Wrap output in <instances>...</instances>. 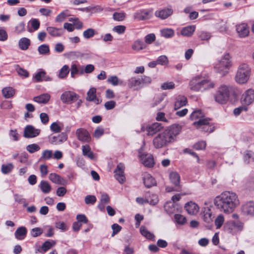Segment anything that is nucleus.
I'll use <instances>...</instances> for the list:
<instances>
[{
  "instance_id": "f257e3e1",
  "label": "nucleus",
  "mask_w": 254,
  "mask_h": 254,
  "mask_svg": "<svg viewBox=\"0 0 254 254\" xmlns=\"http://www.w3.org/2000/svg\"><path fill=\"white\" fill-rule=\"evenodd\" d=\"M214 203L220 211L226 214L233 212L240 204L236 193L229 191H224L216 196Z\"/></svg>"
},
{
  "instance_id": "f03ea898",
  "label": "nucleus",
  "mask_w": 254,
  "mask_h": 254,
  "mask_svg": "<svg viewBox=\"0 0 254 254\" xmlns=\"http://www.w3.org/2000/svg\"><path fill=\"white\" fill-rule=\"evenodd\" d=\"M182 127L179 125H173L159 133L153 140L156 148H161L167 146L176 140V137L181 132Z\"/></svg>"
},
{
  "instance_id": "7ed1b4c3",
  "label": "nucleus",
  "mask_w": 254,
  "mask_h": 254,
  "mask_svg": "<svg viewBox=\"0 0 254 254\" xmlns=\"http://www.w3.org/2000/svg\"><path fill=\"white\" fill-rule=\"evenodd\" d=\"M190 119L191 120H197L193 125L200 131L210 133L214 130V126L210 123V119L205 118L204 113L200 110L194 111L191 114Z\"/></svg>"
},
{
  "instance_id": "20e7f679",
  "label": "nucleus",
  "mask_w": 254,
  "mask_h": 254,
  "mask_svg": "<svg viewBox=\"0 0 254 254\" xmlns=\"http://www.w3.org/2000/svg\"><path fill=\"white\" fill-rule=\"evenodd\" d=\"M231 66V57L229 54L226 53L218 61L214 68L217 72L224 76L227 74Z\"/></svg>"
},
{
  "instance_id": "39448f33",
  "label": "nucleus",
  "mask_w": 254,
  "mask_h": 254,
  "mask_svg": "<svg viewBox=\"0 0 254 254\" xmlns=\"http://www.w3.org/2000/svg\"><path fill=\"white\" fill-rule=\"evenodd\" d=\"M231 88L225 85H221L214 95L215 101L221 104L227 103L229 100Z\"/></svg>"
},
{
  "instance_id": "423d86ee",
  "label": "nucleus",
  "mask_w": 254,
  "mask_h": 254,
  "mask_svg": "<svg viewBox=\"0 0 254 254\" xmlns=\"http://www.w3.org/2000/svg\"><path fill=\"white\" fill-rule=\"evenodd\" d=\"M251 68L246 64H241L238 69L235 76L236 81L239 84L246 83L250 77Z\"/></svg>"
},
{
  "instance_id": "0eeeda50",
  "label": "nucleus",
  "mask_w": 254,
  "mask_h": 254,
  "mask_svg": "<svg viewBox=\"0 0 254 254\" xmlns=\"http://www.w3.org/2000/svg\"><path fill=\"white\" fill-rule=\"evenodd\" d=\"M243 229V223L240 221H230L224 225L225 231L233 235L242 231Z\"/></svg>"
},
{
  "instance_id": "6e6552de",
  "label": "nucleus",
  "mask_w": 254,
  "mask_h": 254,
  "mask_svg": "<svg viewBox=\"0 0 254 254\" xmlns=\"http://www.w3.org/2000/svg\"><path fill=\"white\" fill-rule=\"evenodd\" d=\"M138 154L140 160L142 164L147 167H152L153 166L154 163L152 155L144 152V148L143 146L138 150Z\"/></svg>"
},
{
  "instance_id": "1a4fd4ad",
  "label": "nucleus",
  "mask_w": 254,
  "mask_h": 254,
  "mask_svg": "<svg viewBox=\"0 0 254 254\" xmlns=\"http://www.w3.org/2000/svg\"><path fill=\"white\" fill-rule=\"evenodd\" d=\"M60 98L64 103L70 104L78 100L79 96L74 92L65 91L61 95Z\"/></svg>"
},
{
  "instance_id": "9d476101",
  "label": "nucleus",
  "mask_w": 254,
  "mask_h": 254,
  "mask_svg": "<svg viewBox=\"0 0 254 254\" xmlns=\"http://www.w3.org/2000/svg\"><path fill=\"white\" fill-rule=\"evenodd\" d=\"M163 128V126L161 123H154L146 127L143 126L141 127L142 131H146L148 135H153L156 133L160 131Z\"/></svg>"
},
{
  "instance_id": "9b49d317",
  "label": "nucleus",
  "mask_w": 254,
  "mask_h": 254,
  "mask_svg": "<svg viewBox=\"0 0 254 254\" xmlns=\"http://www.w3.org/2000/svg\"><path fill=\"white\" fill-rule=\"evenodd\" d=\"M202 78L197 75L193 77L190 81V89L195 92H202Z\"/></svg>"
},
{
  "instance_id": "f8f14e48",
  "label": "nucleus",
  "mask_w": 254,
  "mask_h": 254,
  "mask_svg": "<svg viewBox=\"0 0 254 254\" xmlns=\"http://www.w3.org/2000/svg\"><path fill=\"white\" fill-rule=\"evenodd\" d=\"M254 101V90L249 89L242 95L241 102L243 105L248 106Z\"/></svg>"
},
{
  "instance_id": "ddd939ff",
  "label": "nucleus",
  "mask_w": 254,
  "mask_h": 254,
  "mask_svg": "<svg viewBox=\"0 0 254 254\" xmlns=\"http://www.w3.org/2000/svg\"><path fill=\"white\" fill-rule=\"evenodd\" d=\"M125 167L124 164L120 163L114 171L115 178L118 182L123 184L125 182L126 178L124 174Z\"/></svg>"
},
{
  "instance_id": "4468645a",
  "label": "nucleus",
  "mask_w": 254,
  "mask_h": 254,
  "mask_svg": "<svg viewBox=\"0 0 254 254\" xmlns=\"http://www.w3.org/2000/svg\"><path fill=\"white\" fill-rule=\"evenodd\" d=\"M200 216L203 221L207 224L212 223L214 218L212 210L209 207H204L202 208Z\"/></svg>"
},
{
  "instance_id": "2eb2a0df",
  "label": "nucleus",
  "mask_w": 254,
  "mask_h": 254,
  "mask_svg": "<svg viewBox=\"0 0 254 254\" xmlns=\"http://www.w3.org/2000/svg\"><path fill=\"white\" fill-rule=\"evenodd\" d=\"M40 131V129L35 128L32 126L28 125L25 127L24 136L26 138H33L38 136Z\"/></svg>"
},
{
  "instance_id": "dca6fc26",
  "label": "nucleus",
  "mask_w": 254,
  "mask_h": 254,
  "mask_svg": "<svg viewBox=\"0 0 254 254\" xmlns=\"http://www.w3.org/2000/svg\"><path fill=\"white\" fill-rule=\"evenodd\" d=\"M127 86L134 90L142 88L140 77H132L127 82Z\"/></svg>"
},
{
  "instance_id": "f3484780",
  "label": "nucleus",
  "mask_w": 254,
  "mask_h": 254,
  "mask_svg": "<svg viewBox=\"0 0 254 254\" xmlns=\"http://www.w3.org/2000/svg\"><path fill=\"white\" fill-rule=\"evenodd\" d=\"M173 13V10L171 8H165L156 10L155 12V16L161 19H166L171 16Z\"/></svg>"
},
{
  "instance_id": "a211bd4d",
  "label": "nucleus",
  "mask_w": 254,
  "mask_h": 254,
  "mask_svg": "<svg viewBox=\"0 0 254 254\" xmlns=\"http://www.w3.org/2000/svg\"><path fill=\"white\" fill-rule=\"evenodd\" d=\"M76 134L77 138L82 142H88L91 140V137L88 132L85 129L78 128L76 130Z\"/></svg>"
},
{
  "instance_id": "6ab92c4d",
  "label": "nucleus",
  "mask_w": 254,
  "mask_h": 254,
  "mask_svg": "<svg viewBox=\"0 0 254 254\" xmlns=\"http://www.w3.org/2000/svg\"><path fill=\"white\" fill-rule=\"evenodd\" d=\"M67 138V135L65 133L62 132L57 136L54 135L50 136L49 141L50 143L52 144H59L66 141Z\"/></svg>"
},
{
  "instance_id": "aec40b11",
  "label": "nucleus",
  "mask_w": 254,
  "mask_h": 254,
  "mask_svg": "<svg viewBox=\"0 0 254 254\" xmlns=\"http://www.w3.org/2000/svg\"><path fill=\"white\" fill-rule=\"evenodd\" d=\"M152 10H141L135 12L134 14V17L139 20H145L151 17Z\"/></svg>"
},
{
  "instance_id": "412c9836",
  "label": "nucleus",
  "mask_w": 254,
  "mask_h": 254,
  "mask_svg": "<svg viewBox=\"0 0 254 254\" xmlns=\"http://www.w3.org/2000/svg\"><path fill=\"white\" fill-rule=\"evenodd\" d=\"M243 213L248 216H254V202L250 201L244 204L242 207Z\"/></svg>"
},
{
  "instance_id": "4be33fe9",
  "label": "nucleus",
  "mask_w": 254,
  "mask_h": 254,
  "mask_svg": "<svg viewBox=\"0 0 254 254\" xmlns=\"http://www.w3.org/2000/svg\"><path fill=\"white\" fill-rule=\"evenodd\" d=\"M164 209L168 214H171L179 211V206L176 203L168 201L165 204Z\"/></svg>"
},
{
  "instance_id": "5701e85b",
  "label": "nucleus",
  "mask_w": 254,
  "mask_h": 254,
  "mask_svg": "<svg viewBox=\"0 0 254 254\" xmlns=\"http://www.w3.org/2000/svg\"><path fill=\"white\" fill-rule=\"evenodd\" d=\"M236 30L239 37L241 38H244L249 35V29L247 25L245 23L237 25Z\"/></svg>"
},
{
  "instance_id": "b1692460",
  "label": "nucleus",
  "mask_w": 254,
  "mask_h": 254,
  "mask_svg": "<svg viewBox=\"0 0 254 254\" xmlns=\"http://www.w3.org/2000/svg\"><path fill=\"white\" fill-rule=\"evenodd\" d=\"M96 93V88H90L87 93L86 100L89 101H92L96 104H99L101 102V100L97 98Z\"/></svg>"
},
{
  "instance_id": "393cba45",
  "label": "nucleus",
  "mask_w": 254,
  "mask_h": 254,
  "mask_svg": "<svg viewBox=\"0 0 254 254\" xmlns=\"http://www.w3.org/2000/svg\"><path fill=\"white\" fill-rule=\"evenodd\" d=\"M185 207L188 213L191 215L196 214L199 210V207L197 204L192 201L187 203Z\"/></svg>"
},
{
  "instance_id": "a878e982",
  "label": "nucleus",
  "mask_w": 254,
  "mask_h": 254,
  "mask_svg": "<svg viewBox=\"0 0 254 254\" xmlns=\"http://www.w3.org/2000/svg\"><path fill=\"white\" fill-rule=\"evenodd\" d=\"M49 178L53 183L61 185H64L66 184V181L60 175L56 173H51Z\"/></svg>"
},
{
  "instance_id": "bb28decb",
  "label": "nucleus",
  "mask_w": 254,
  "mask_h": 254,
  "mask_svg": "<svg viewBox=\"0 0 254 254\" xmlns=\"http://www.w3.org/2000/svg\"><path fill=\"white\" fill-rule=\"evenodd\" d=\"M56 242L54 240H48L45 242L42 245L40 249L37 251L41 253H45L48 250L56 245Z\"/></svg>"
},
{
  "instance_id": "cd10ccee",
  "label": "nucleus",
  "mask_w": 254,
  "mask_h": 254,
  "mask_svg": "<svg viewBox=\"0 0 254 254\" xmlns=\"http://www.w3.org/2000/svg\"><path fill=\"white\" fill-rule=\"evenodd\" d=\"M143 179L144 184L147 188H150L156 184L154 179L149 174L145 173Z\"/></svg>"
},
{
  "instance_id": "c85d7f7f",
  "label": "nucleus",
  "mask_w": 254,
  "mask_h": 254,
  "mask_svg": "<svg viewBox=\"0 0 254 254\" xmlns=\"http://www.w3.org/2000/svg\"><path fill=\"white\" fill-rule=\"evenodd\" d=\"M187 103V99L184 96H178L174 104V109L177 110L185 106Z\"/></svg>"
},
{
  "instance_id": "c756f323",
  "label": "nucleus",
  "mask_w": 254,
  "mask_h": 254,
  "mask_svg": "<svg viewBox=\"0 0 254 254\" xmlns=\"http://www.w3.org/2000/svg\"><path fill=\"white\" fill-rule=\"evenodd\" d=\"M110 202V197L106 193H104L101 194V199L100 202L98 205V208L101 211H103L105 209V205L106 204L109 203Z\"/></svg>"
},
{
  "instance_id": "7c9ffc66",
  "label": "nucleus",
  "mask_w": 254,
  "mask_h": 254,
  "mask_svg": "<svg viewBox=\"0 0 254 254\" xmlns=\"http://www.w3.org/2000/svg\"><path fill=\"white\" fill-rule=\"evenodd\" d=\"M195 27L194 25L188 26L183 27L181 31V34L185 37H190L195 31Z\"/></svg>"
},
{
  "instance_id": "2f4dec72",
  "label": "nucleus",
  "mask_w": 254,
  "mask_h": 254,
  "mask_svg": "<svg viewBox=\"0 0 254 254\" xmlns=\"http://www.w3.org/2000/svg\"><path fill=\"white\" fill-rule=\"evenodd\" d=\"M31 42L30 39L26 37H23L18 41V46L20 49L23 51L27 50L30 46Z\"/></svg>"
},
{
  "instance_id": "473e14b6",
  "label": "nucleus",
  "mask_w": 254,
  "mask_h": 254,
  "mask_svg": "<svg viewBox=\"0 0 254 254\" xmlns=\"http://www.w3.org/2000/svg\"><path fill=\"white\" fill-rule=\"evenodd\" d=\"M47 30L49 34L53 37H59L63 34L64 30L62 28H57L53 27H48Z\"/></svg>"
},
{
  "instance_id": "72a5a7b5",
  "label": "nucleus",
  "mask_w": 254,
  "mask_h": 254,
  "mask_svg": "<svg viewBox=\"0 0 254 254\" xmlns=\"http://www.w3.org/2000/svg\"><path fill=\"white\" fill-rule=\"evenodd\" d=\"M39 188L44 193H49L52 190L50 183L46 181H41L39 185Z\"/></svg>"
},
{
  "instance_id": "f704fd0d",
  "label": "nucleus",
  "mask_w": 254,
  "mask_h": 254,
  "mask_svg": "<svg viewBox=\"0 0 254 254\" xmlns=\"http://www.w3.org/2000/svg\"><path fill=\"white\" fill-rule=\"evenodd\" d=\"M146 47V45L141 40L137 39L133 42L131 48L133 50L138 52L145 49Z\"/></svg>"
},
{
  "instance_id": "c9c22d12",
  "label": "nucleus",
  "mask_w": 254,
  "mask_h": 254,
  "mask_svg": "<svg viewBox=\"0 0 254 254\" xmlns=\"http://www.w3.org/2000/svg\"><path fill=\"white\" fill-rule=\"evenodd\" d=\"M2 93L4 98H10L15 95V90L12 87H5L2 89Z\"/></svg>"
},
{
  "instance_id": "e433bc0d",
  "label": "nucleus",
  "mask_w": 254,
  "mask_h": 254,
  "mask_svg": "<svg viewBox=\"0 0 254 254\" xmlns=\"http://www.w3.org/2000/svg\"><path fill=\"white\" fill-rule=\"evenodd\" d=\"M50 99V95L48 93H45L35 97L33 100L39 103L46 104L49 101Z\"/></svg>"
},
{
  "instance_id": "4c0bfd02",
  "label": "nucleus",
  "mask_w": 254,
  "mask_h": 254,
  "mask_svg": "<svg viewBox=\"0 0 254 254\" xmlns=\"http://www.w3.org/2000/svg\"><path fill=\"white\" fill-rule=\"evenodd\" d=\"M27 230L25 227H19L15 232V238L18 240H23L26 236Z\"/></svg>"
},
{
  "instance_id": "58836bf2",
  "label": "nucleus",
  "mask_w": 254,
  "mask_h": 254,
  "mask_svg": "<svg viewBox=\"0 0 254 254\" xmlns=\"http://www.w3.org/2000/svg\"><path fill=\"white\" fill-rule=\"evenodd\" d=\"M82 154L84 156H86L91 160L94 159V155L91 151L90 146L88 145H83L82 146Z\"/></svg>"
},
{
  "instance_id": "ea45409f",
  "label": "nucleus",
  "mask_w": 254,
  "mask_h": 254,
  "mask_svg": "<svg viewBox=\"0 0 254 254\" xmlns=\"http://www.w3.org/2000/svg\"><path fill=\"white\" fill-rule=\"evenodd\" d=\"M140 232L142 236L149 240H154V235L148 231L145 226H141L140 228Z\"/></svg>"
},
{
  "instance_id": "a19ab883",
  "label": "nucleus",
  "mask_w": 254,
  "mask_h": 254,
  "mask_svg": "<svg viewBox=\"0 0 254 254\" xmlns=\"http://www.w3.org/2000/svg\"><path fill=\"white\" fill-rule=\"evenodd\" d=\"M161 35L165 38H170L175 34L174 30L171 28H164L160 30Z\"/></svg>"
},
{
  "instance_id": "79ce46f5",
  "label": "nucleus",
  "mask_w": 254,
  "mask_h": 254,
  "mask_svg": "<svg viewBox=\"0 0 254 254\" xmlns=\"http://www.w3.org/2000/svg\"><path fill=\"white\" fill-rule=\"evenodd\" d=\"M170 179L172 184L175 186H178L180 184V177L178 173L172 172L170 174Z\"/></svg>"
},
{
  "instance_id": "37998d69",
  "label": "nucleus",
  "mask_w": 254,
  "mask_h": 254,
  "mask_svg": "<svg viewBox=\"0 0 254 254\" xmlns=\"http://www.w3.org/2000/svg\"><path fill=\"white\" fill-rule=\"evenodd\" d=\"M215 84L213 82L202 78V92L209 90L214 87Z\"/></svg>"
},
{
  "instance_id": "c03bdc74",
  "label": "nucleus",
  "mask_w": 254,
  "mask_h": 254,
  "mask_svg": "<svg viewBox=\"0 0 254 254\" xmlns=\"http://www.w3.org/2000/svg\"><path fill=\"white\" fill-rule=\"evenodd\" d=\"M158 198L156 194H148L146 196V201L151 205H154L158 202Z\"/></svg>"
},
{
  "instance_id": "a18cd8bd",
  "label": "nucleus",
  "mask_w": 254,
  "mask_h": 254,
  "mask_svg": "<svg viewBox=\"0 0 254 254\" xmlns=\"http://www.w3.org/2000/svg\"><path fill=\"white\" fill-rule=\"evenodd\" d=\"M69 67L67 65H64L62 68L60 70L58 74V77L60 78H64L67 76L69 73Z\"/></svg>"
},
{
  "instance_id": "49530a36",
  "label": "nucleus",
  "mask_w": 254,
  "mask_h": 254,
  "mask_svg": "<svg viewBox=\"0 0 254 254\" xmlns=\"http://www.w3.org/2000/svg\"><path fill=\"white\" fill-rule=\"evenodd\" d=\"M53 155V151L51 150H44L42 153L41 156L40 158L41 161H45L49 160L52 158Z\"/></svg>"
},
{
  "instance_id": "de8ad7c7",
  "label": "nucleus",
  "mask_w": 254,
  "mask_h": 254,
  "mask_svg": "<svg viewBox=\"0 0 254 254\" xmlns=\"http://www.w3.org/2000/svg\"><path fill=\"white\" fill-rule=\"evenodd\" d=\"M38 51L40 55H48L50 53L49 46L47 44H42L38 47Z\"/></svg>"
},
{
  "instance_id": "09e8293b",
  "label": "nucleus",
  "mask_w": 254,
  "mask_h": 254,
  "mask_svg": "<svg viewBox=\"0 0 254 254\" xmlns=\"http://www.w3.org/2000/svg\"><path fill=\"white\" fill-rule=\"evenodd\" d=\"M69 15V11L68 10H65L57 15L56 18V21L57 22H61Z\"/></svg>"
},
{
  "instance_id": "8fccbe9b",
  "label": "nucleus",
  "mask_w": 254,
  "mask_h": 254,
  "mask_svg": "<svg viewBox=\"0 0 254 254\" xmlns=\"http://www.w3.org/2000/svg\"><path fill=\"white\" fill-rule=\"evenodd\" d=\"M63 124L61 123L54 122L50 126V129L54 132L58 133L62 129Z\"/></svg>"
},
{
  "instance_id": "3c124183",
  "label": "nucleus",
  "mask_w": 254,
  "mask_h": 254,
  "mask_svg": "<svg viewBox=\"0 0 254 254\" xmlns=\"http://www.w3.org/2000/svg\"><path fill=\"white\" fill-rule=\"evenodd\" d=\"M174 219L175 222L180 225H184L187 222L186 218L179 214H176L174 216Z\"/></svg>"
},
{
  "instance_id": "603ef678",
  "label": "nucleus",
  "mask_w": 254,
  "mask_h": 254,
  "mask_svg": "<svg viewBox=\"0 0 254 254\" xmlns=\"http://www.w3.org/2000/svg\"><path fill=\"white\" fill-rule=\"evenodd\" d=\"M107 80L109 83H110L114 86L121 85L123 83V82L120 80L117 76H111L108 78Z\"/></svg>"
},
{
  "instance_id": "864d4df0",
  "label": "nucleus",
  "mask_w": 254,
  "mask_h": 254,
  "mask_svg": "<svg viewBox=\"0 0 254 254\" xmlns=\"http://www.w3.org/2000/svg\"><path fill=\"white\" fill-rule=\"evenodd\" d=\"M40 149V146L35 143L29 144L26 147V150L30 153H33L39 151Z\"/></svg>"
},
{
  "instance_id": "5fc2aeb1",
  "label": "nucleus",
  "mask_w": 254,
  "mask_h": 254,
  "mask_svg": "<svg viewBox=\"0 0 254 254\" xmlns=\"http://www.w3.org/2000/svg\"><path fill=\"white\" fill-rule=\"evenodd\" d=\"M224 217L222 214L219 215L215 220V224L217 229H219L223 224Z\"/></svg>"
},
{
  "instance_id": "6e6d98bb",
  "label": "nucleus",
  "mask_w": 254,
  "mask_h": 254,
  "mask_svg": "<svg viewBox=\"0 0 254 254\" xmlns=\"http://www.w3.org/2000/svg\"><path fill=\"white\" fill-rule=\"evenodd\" d=\"M13 168V165L11 163L7 165L3 164L1 166V172L4 174L10 173Z\"/></svg>"
},
{
  "instance_id": "4d7b16f0",
  "label": "nucleus",
  "mask_w": 254,
  "mask_h": 254,
  "mask_svg": "<svg viewBox=\"0 0 254 254\" xmlns=\"http://www.w3.org/2000/svg\"><path fill=\"white\" fill-rule=\"evenodd\" d=\"M16 71L18 74L20 76L27 77L29 76L27 71L24 68L20 67L18 65H16Z\"/></svg>"
},
{
  "instance_id": "13d9d810",
  "label": "nucleus",
  "mask_w": 254,
  "mask_h": 254,
  "mask_svg": "<svg viewBox=\"0 0 254 254\" xmlns=\"http://www.w3.org/2000/svg\"><path fill=\"white\" fill-rule=\"evenodd\" d=\"M95 34V30L92 28H88L83 33V36L85 39H89Z\"/></svg>"
},
{
  "instance_id": "bf43d9fd",
  "label": "nucleus",
  "mask_w": 254,
  "mask_h": 254,
  "mask_svg": "<svg viewBox=\"0 0 254 254\" xmlns=\"http://www.w3.org/2000/svg\"><path fill=\"white\" fill-rule=\"evenodd\" d=\"M140 79L141 81V84L142 88L144 86L148 85L151 82V79L150 77L146 76H143L140 77Z\"/></svg>"
},
{
  "instance_id": "052dcab7",
  "label": "nucleus",
  "mask_w": 254,
  "mask_h": 254,
  "mask_svg": "<svg viewBox=\"0 0 254 254\" xmlns=\"http://www.w3.org/2000/svg\"><path fill=\"white\" fill-rule=\"evenodd\" d=\"M96 200V197L93 195H87L85 197V202L86 204H93Z\"/></svg>"
},
{
  "instance_id": "680f3d73",
  "label": "nucleus",
  "mask_w": 254,
  "mask_h": 254,
  "mask_svg": "<svg viewBox=\"0 0 254 254\" xmlns=\"http://www.w3.org/2000/svg\"><path fill=\"white\" fill-rule=\"evenodd\" d=\"M46 75V72L44 71H41L36 73L34 76V79L36 82L42 81Z\"/></svg>"
},
{
  "instance_id": "e2e57ef3",
  "label": "nucleus",
  "mask_w": 254,
  "mask_h": 254,
  "mask_svg": "<svg viewBox=\"0 0 254 254\" xmlns=\"http://www.w3.org/2000/svg\"><path fill=\"white\" fill-rule=\"evenodd\" d=\"M78 66L76 64H72L70 67V75L72 78H74L75 75L78 74Z\"/></svg>"
},
{
  "instance_id": "0e129e2a",
  "label": "nucleus",
  "mask_w": 254,
  "mask_h": 254,
  "mask_svg": "<svg viewBox=\"0 0 254 254\" xmlns=\"http://www.w3.org/2000/svg\"><path fill=\"white\" fill-rule=\"evenodd\" d=\"M155 35L153 33L147 35L145 37V42L146 44H150L155 40Z\"/></svg>"
},
{
  "instance_id": "69168bd1",
  "label": "nucleus",
  "mask_w": 254,
  "mask_h": 254,
  "mask_svg": "<svg viewBox=\"0 0 254 254\" xmlns=\"http://www.w3.org/2000/svg\"><path fill=\"white\" fill-rule=\"evenodd\" d=\"M43 233V230L39 227H36L32 229L31 231V235L33 237H36L41 235Z\"/></svg>"
},
{
  "instance_id": "338daca9",
  "label": "nucleus",
  "mask_w": 254,
  "mask_h": 254,
  "mask_svg": "<svg viewBox=\"0 0 254 254\" xmlns=\"http://www.w3.org/2000/svg\"><path fill=\"white\" fill-rule=\"evenodd\" d=\"M158 64L166 65L168 63L167 57L165 55L159 56L157 59Z\"/></svg>"
},
{
  "instance_id": "774afa93",
  "label": "nucleus",
  "mask_w": 254,
  "mask_h": 254,
  "mask_svg": "<svg viewBox=\"0 0 254 254\" xmlns=\"http://www.w3.org/2000/svg\"><path fill=\"white\" fill-rule=\"evenodd\" d=\"M15 32L20 34L25 31V24L23 22L18 23L15 27Z\"/></svg>"
}]
</instances>
